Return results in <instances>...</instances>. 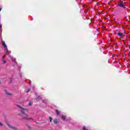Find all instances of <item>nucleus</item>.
<instances>
[{"instance_id":"aec40b11","label":"nucleus","mask_w":130,"mask_h":130,"mask_svg":"<svg viewBox=\"0 0 130 130\" xmlns=\"http://www.w3.org/2000/svg\"><path fill=\"white\" fill-rule=\"evenodd\" d=\"M2 58H5V56H3Z\"/></svg>"},{"instance_id":"0eeeda50","label":"nucleus","mask_w":130,"mask_h":130,"mask_svg":"<svg viewBox=\"0 0 130 130\" xmlns=\"http://www.w3.org/2000/svg\"><path fill=\"white\" fill-rule=\"evenodd\" d=\"M53 122H54V123H55V124L58 123V120H57V119H54L53 120Z\"/></svg>"},{"instance_id":"412c9836","label":"nucleus","mask_w":130,"mask_h":130,"mask_svg":"<svg viewBox=\"0 0 130 130\" xmlns=\"http://www.w3.org/2000/svg\"><path fill=\"white\" fill-rule=\"evenodd\" d=\"M1 11H2V8H0V12H1Z\"/></svg>"},{"instance_id":"9b49d317","label":"nucleus","mask_w":130,"mask_h":130,"mask_svg":"<svg viewBox=\"0 0 130 130\" xmlns=\"http://www.w3.org/2000/svg\"><path fill=\"white\" fill-rule=\"evenodd\" d=\"M49 119L50 120V122H51V121H52V118L51 117H50L49 118Z\"/></svg>"},{"instance_id":"7ed1b4c3","label":"nucleus","mask_w":130,"mask_h":130,"mask_svg":"<svg viewBox=\"0 0 130 130\" xmlns=\"http://www.w3.org/2000/svg\"><path fill=\"white\" fill-rule=\"evenodd\" d=\"M125 5H124V3L123 2L121 3H118V6L121 7V8H123V9H125Z\"/></svg>"},{"instance_id":"6e6552de","label":"nucleus","mask_w":130,"mask_h":130,"mask_svg":"<svg viewBox=\"0 0 130 130\" xmlns=\"http://www.w3.org/2000/svg\"><path fill=\"white\" fill-rule=\"evenodd\" d=\"M26 125L27 126V127H28L29 129H32V127L29 124H26Z\"/></svg>"},{"instance_id":"9d476101","label":"nucleus","mask_w":130,"mask_h":130,"mask_svg":"<svg viewBox=\"0 0 130 130\" xmlns=\"http://www.w3.org/2000/svg\"><path fill=\"white\" fill-rule=\"evenodd\" d=\"M4 126V123L0 121V127H3Z\"/></svg>"},{"instance_id":"f8f14e48","label":"nucleus","mask_w":130,"mask_h":130,"mask_svg":"<svg viewBox=\"0 0 130 130\" xmlns=\"http://www.w3.org/2000/svg\"><path fill=\"white\" fill-rule=\"evenodd\" d=\"M40 99H41L40 96H38V97L36 99V100H40Z\"/></svg>"},{"instance_id":"2eb2a0df","label":"nucleus","mask_w":130,"mask_h":130,"mask_svg":"<svg viewBox=\"0 0 130 130\" xmlns=\"http://www.w3.org/2000/svg\"><path fill=\"white\" fill-rule=\"evenodd\" d=\"M83 130H88V129H87V128H86V127L84 126L83 128Z\"/></svg>"},{"instance_id":"6ab92c4d","label":"nucleus","mask_w":130,"mask_h":130,"mask_svg":"<svg viewBox=\"0 0 130 130\" xmlns=\"http://www.w3.org/2000/svg\"><path fill=\"white\" fill-rule=\"evenodd\" d=\"M29 91H30V89L29 88L26 91V93H28V92H29Z\"/></svg>"},{"instance_id":"f03ea898","label":"nucleus","mask_w":130,"mask_h":130,"mask_svg":"<svg viewBox=\"0 0 130 130\" xmlns=\"http://www.w3.org/2000/svg\"><path fill=\"white\" fill-rule=\"evenodd\" d=\"M5 122L6 124H7V125L10 128H12V129H14V130H18V128L17 127H15V126L11 125V124L10 123V122L9 121V120H6L5 121Z\"/></svg>"},{"instance_id":"20e7f679","label":"nucleus","mask_w":130,"mask_h":130,"mask_svg":"<svg viewBox=\"0 0 130 130\" xmlns=\"http://www.w3.org/2000/svg\"><path fill=\"white\" fill-rule=\"evenodd\" d=\"M117 35L119 36L120 38H122L123 37V34L121 33V32H118L117 34Z\"/></svg>"},{"instance_id":"dca6fc26","label":"nucleus","mask_w":130,"mask_h":130,"mask_svg":"<svg viewBox=\"0 0 130 130\" xmlns=\"http://www.w3.org/2000/svg\"><path fill=\"white\" fill-rule=\"evenodd\" d=\"M6 54H9V51H8V49H6Z\"/></svg>"},{"instance_id":"f3484780","label":"nucleus","mask_w":130,"mask_h":130,"mask_svg":"<svg viewBox=\"0 0 130 130\" xmlns=\"http://www.w3.org/2000/svg\"><path fill=\"white\" fill-rule=\"evenodd\" d=\"M42 102H44V103H45L46 102V100H43Z\"/></svg>"},{"instance_id":"f257e3e1","label":"nucleus","mask_w":130,"mask_h":130,"mask_svg":"<svg viewBox=\"0 0 130 130\" xmlns=\"http://www.w3.org/2000/svg\"><path fill=\"white\" fill-rule=\"evenodd\" d=\"M16 106L17 107H18V108H20V109H21V114H24V115H25V117L22 118V119H25L27 121L32 120V118L28 117V115H27V114H26L25 113V111H27V109H25L19 105H17Z\"/></svg>"},{"instance_id":"4468645a","label":"nucleus","mask_w":130,"mask_h":130,"mask_svg":"<svg viewBox=\"0 0 130 130\" xmlns=\"http://www.w3.org/2000/svg\"><path fill=\"white\" fill-rule=\"evenodd\" d=\"M3 63H6L7 62V61L6 60H2Z\"/></svg>"},{"instance_id":"39448f33","label":"nucleus","mask_w":130,"mask_h":130,"mask_svg":"<svg viewBox=\"0 0 130 130\" xmlns=\"http://www.w3.org/2000/svg\"><path fill=\"white\" fill-rule=\"evenodd\" d=\"M2 44L5 48H6V49H8V47L7 46V45H6V42H5V41H2Z\"/></svg>"},{"instance_id":"4be33fe9","label":"nucleus","mask_w":130,"mask_h":130,"mask_svg":"<svg viewBox=\"0 0 130 130\" xmlns=\"http://www.w3.org/2000/svg\"><path fill=\"white\" fill-rule=\"evenodd\" d=\"M0 28H2V25H0Z\"/></svg>"},{"instance_id":"ddd939ff","label":"nucleus","mask_w":130,"mask_h":130,"mask_svg":"<svg viewBox=\"0 0 130 130\" xmlns=\"http://www.w3.org/2000/svg\"><path fill=\"white\" fill-rule=\"evenodd\" d=\"M56 114H57V115H59V111L58 110H56Z\"/></svg>"},{"instance_id":"423d86ee","label":"nucleus","mask_w":130,"mask_h":130,"mask_svg":"<svg viewBox=\"0 0 130 130\" xmlns=\"http://www.w3.org/2000/svg\"><path fill=\"white\" fill-rule=\"evenodd\" d=\"M5 93H6V95H7L8 96H12V93L8 92V91H7V90L5 91Z\"/></svg>"},{"instance_id":"a211bd4d","label":"nucleus","mask_w":130,"mask_h":130,"mask_svg":"<svg viewBox=\"0 0 130 130\" xmlns=\"http://www.w3.org/2000/svg\"><path fill=\"white\" fill-rule=\"evenodd\" d=\"M12 60H13V61H16V59L15 58H12Z\"/></svg>"},{"instance_id":"1a4fd4ad","label":"nucleus","mask_w":130,"mask_h":130,"mask_svg":"<svg viewBox=\"0 0 130 130\" xmlns=\"http://www.w3.org/2000/svg\"><path fill=\"white\" fill-rule=\"evenodd\" d=\"M61 118L63 120H66V116L64 115H62L61 116Z\"/></svg>"}]
</instances>
